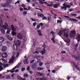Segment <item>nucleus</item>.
I'll list each match as a JSON object with an SVG mask.
<instances>
[{"label": "nucleus", "mask_w": 80, "mask_h": 80, "mask_svg": "<svg viewBox=\"0 0 80 80\" xmlns=\"http://www.w3.org/2000/svg\"><path fill=\"white\" fill-rule=\"evenodd\" d=\"M2 7H8V4L7 3H5L3 5L2 4Z\"/></svg>", "instance_id": "412c9836"}, {"label": "nucleus", "mask_w": 80, "mask_h": 80, "mask_svg": "<svg viewBox=\"0 0 80 80\" xmlns=\"http://www.w3.org/2000/svg\"><path fill=\"white\" fill-rule=\"evenodd\" d=\"M77 40H78V42L80 41V35H79L76 38Z\"/></svg>", "instance_id": "b1692460"}, {"label": "nucleus", "mask_w": 80, "mask_h": 80, "mask_svg": "<svg viewBox=\"0 0 80 80\" xmlns=\"http://www.w3.org/2000/svg\"><path fill=\"white\" fill-rule=\"evenodd\" d=\"M10 76L9 75H8L6 76V79H10Z\"/></svg>", "instance_id": "473e14b6"}, {"label": "nucleus", "mask_w": 80, "mask_h": 80, "mask_svg": "<svg viewBox=\"0 0 80 80\" xmlns=\"http://www.w3.org/2000/svg\"><path fill=\"white\" fill-rule=\"evenodd\" d=\"M30 66H28L27 68V71H29V70H30Z\"/></svg>", "instance_id": "4c0bfd02"}, {"label": "nucleus", "mask_w": 80, "mask_h": 80, "mask_svg": "<svg viewBox=\"0 0 80 80\" xmlns=\"http://www.w3.org/2000/svg\"><path fill=\"white\" fill-rule=\"evenodd\" d=\"M14 59H15V57L14 56H12V58L9 60V63H13V60H14Z\"/></svg>", "instance_id": "f8f14e48"}, {"label": "nucleus", "mask_w": 80, "mask_h": 80, "mask_svg": "<svg viewBox=\"0 0 80 80\" xmlns=\"http://www.w3.org/2000/svg\"><path fill=\"white\" fill-rule=\"evenodd\" d=\"M40 27H41V26H40V25H38L37 26V28L38 29H39V28H40Z\"/></svg>", "instance_id": "603ef678"}, {"label": "nucleus", "mask_w": 80, "mask_h": 80, "mask_svg": "<svg viewBox=\"0 0 80 80\" xmlns=\"http://www.w3.org/2000/svg\"><path fill=\"white\" fill-rule=\"evenodd\" d=\"M64 42H67L68 44H70V42L69 39H67V41L64 40Z\"/></svg>", "instance_id": "393cba45"}, {"label": "nucleus", "mask_w": 80, "mask_h": 80, "mask_svg": "<svg viewBox=\"0 0 80 80\" xmlns=\"http://www.w3.org/2000/svg\"><path fill=\"white\" fill-rule=\"evenodd\" d=\"M76 18H78V19H80V16H79L78 17H77Z\"/></svg>", "instance_id": "774afa93"}, {"label": "nucleus", "mask_w": 80, "mask_h": 80, "mask_svg": "<svg viewBox=\"0 0 80 80\" xmlns=\"http://www.w3.org/2000/svg\"><path fill=\"white\" fill-rule=\"evenodd\" d=\"M24 39L25 41L27 40V36H25L24 38Z\"/></svg>", "instance_id": "09e8293b"}, {"label": "nucleus", "mask_w": 80, "mask_h": 80, "mask_svg": "<svg viewBox=\"0 0 80 80\" xmlns=\"http://www.w3.org/2000/svg\"><path fill=\"white\" fill-rule=\"evenodd\" d=\"M2 58H6L7 57V54L5 52L2 53Z\"/></svg>", "instance_id": "9d476101"}, {"label": "nucleus", "mask_w": 80, "mask_h": 80, "mask_svg": "<svg viewBox=\"0 0 80 80\" xmlns=\"http://www.w3.org/2000/svg\"><path fill=\"white\" fill-rule=\"evenodd\" d=\"M25 70V68H22L21 69V71H22V72H23Z\"/></svg>", "instance_id": "de8ad7c7"}, {"label": "nucleus", "mask_w": 80, "mask_h": 80, "mask_svg": "<svg viewBox=\"0 0 80 80\" xmlns=\"http://www.w3.org/2000/svg\"><path fill=\"white\" fill-rule=\"evenodd\" d=\"M12 1V0H8V2H9V3H11Z\"/></svg>", "instance_id": "680f3d73"}, {"label": "nucleus", "mask_w": 80, "mask_h": 80, "mask_svg": "<svg viewBox=\"0 0 80 80\" xmlns=\"http://www.w3.org/2000/svg\"><path fill=\"white\" fill-rule=\"evenodd\" d=\"M11 70H10V71L8 70L6 72V73H7L8 72H10L11 73H13V72H15V71H14L13 70H12V71H11Z\"/></svg>", "instance_id": "cd10ccee"}, {"label": "nucleus", "mask_w": 80, "mask_h": 80, "mask_svg": "<svg viewBox=\"0 0 80 80\" xmlns=\"http://www.w3.org/2000/svg\"><path fill=\"white\" fill-rule=\"evenodd\" d=\"M16 43L18 46H20L21 44V41L20 40H18L16 41Z\"/></svg>", "instance_id": "ddd939ff"}, {"label": "nucleus", "mask_w": 80, "mask_h": 80, "mask_svg": "<svg viewBox=\"0 0 80 80\" xmlns=\"http://www.w3.org/2000/svg\"><path fill=\"white\" fill-rule=\"evenodd\" d=\"M20 26L21 27H23V24L21 23L20 24Z\"/></svg>", "instance_id": "c03bdc74"}, {"label": "nucleus", "mask_w": 80, "mask_h": 80, "mask_svg": "<svg viewBox=\"0 0 80 80\" xmlns=\"http://www.w3.org/2000/svg\"><path fill=\"white\" fill-rule=\"evenodd\" d=\"M6 50H7V47L6 46H4L2 48V52H5Z\"/></svg>", "instance_id": "6e6552de"}, {"label": "nucleus", "mask_w": 80, "mask_h": 80, "mask_svg": "<svg viewBox=\"0 0 80 80\" xmlns=\"http://www.w3.org/2000/svg\"><path fill=\"white\" fill-rule=\"evenodd\" d=\"M54 38H54V37H53L52 39V41L53 43H55V40H54Z\"/></svg>", "instance_id": "72a5a7b5"}, {"label": "nucleus", "mask_w": 80, "mask_h": 80, "mask_svg": "<svg viewBox=\"0 0 80 80\" xmlns=\"http://www.w3.org/2000/svg\"><path fill=\"white\" fill-rule=\"evenodd\" d=\"M27 12L26 11H24L23 12V14H24V15H26L27 14Z\"/></svg>", "instance_id": "3c124183"}, {"label": "nucleus", "mask_w": 80, "mask_h": 80, "mask_svg": "<svg viewBox=\"0 0 80 80\" xmlns=\"http://www.w3.org/2000/svg\"><path fill=\"white\" fill-rule=\"evenodd\" d=\"M26 2H28V3H30V2H31V1H30V0H26Z\"/></svg>", "instance_id": "052dcab7"}, {"label": "nucleus", "mask_w": 80, "mask_h": 80, "mask_svg": "<svg viewBox=\"0 0 80 80\" xmlns=\"http://www.w3.org/2000/svg\"><path fill=\"white\" fill-rule=\"evenodd\" d=\"M38 17H43V15L42 14L38 15Z\"/></svg>", "instance_id": "c756f323"}, {"label": "nucleus", "mask_w": 80, "mask_h": 80, "mask_svg": "<svg viewBox=\"0 0 80 80\" xmlns=\"http://www.w3.org/2000/svg\"><path fill=\"white\" fill-rule=\"evenodd\" d=\"M10 30H8L6 32V33L7 34H10Z\"/></svg>", "instance_id": "e433bc0d"}, {"label": "nucleus", "mask_w": 80, "mask_h": 80, "mask_svg": "<svg viewBox=\"0 0 80 80\" xmlns=\"http://www.w3.org/2000/svg\"><path fill=\"white\" fill-rule=\"evenodd\" d=\"M47 18L46 17H43L42 18V20H47Z\"/></svg>", "instance_id": "58836bf2"}, {"label": "nucleus", "mask_w": 80, "mask_h": 80, "mask_svg": "<svg viewBox=\"0 0 80 80\" xmlns=\"http://www.w3.org/2000/svg\"><path fill=\"white\" fill-rule=\"evenodd\" d=\"M36 65V64H34L33 65L32 67V68H35Z\"/></svg>", "instance_id": "4d7b16f0"}, {"label": "nucleus", "mask_w": 80, "mask_h": 80, "mask_svg": "<svg viewBox=\"0 0 80 80\" xmlns=\"http://www.w3.org/2000/svg\"><path fill=\"white\" fill-rule=\"evenodd\" d=\"M17 78H18V79L19 80H21V79H22V78H21L19 76H17Z\"/></svg>", "instance_id": "f704fd0d"}, {"label": "nucleus", "mask_w": 80, "mask_h": 80, "mask_svg": "<svg viewBox=\"0 0 80 80\" xmlns=\"http://www.w3.org/2000/svg\"><path fill=\"white\" fill-rule=\"evenodd\" d=\"M6 38L8 40H9L10 41H12L13 40V38H12L10 36L8 35H6Z\"/></svg>", "instance_id": "0eeeda50"}, {"label": "nucleus", "mask_w": 80, "mask_h": 80, "mask_svg": "<svg viewBox=\"0 0 80 80\" xmlns=\"http://www.w3.org/2000/svg\"><path fill=\"white\" fill-rule=\"evenodd\" d=\"M72 21H73V22H78V20H77L76 19L72 18Z\"/></svg>", "instance_id": "c9c22d12"}, {"label": "nucleus", "mask_w": 80, "mask_h": 80, "mask_svg": "<svg viewBox=\"0 0 80 80\" xmlns=\"http://www.w3.org/2000/svg\"><path fill=\"white\" fill-rule=\"evenodd\" d=\"M50 20H51V18L48 17V20L50 21Z\"/></svg>", "instance_id": "69168bd1"}, {"label": "nucleus", "mask_w": 80, "mask_h": 80, "mask_svg": "<svg viewBox=\"0 0 80 80\" xmlns=\"http://www.w3.org/2000/svg\"><path fill=\"white\" fill-rule=\"evenodd\" d=\"M17 44H14L13 45V49L14 50H17Z\"/></svg>", "instance_id": "9b49d317"}, {"label": "nucleus", "mask_w": 80, "mask_h": 80, "mask_svg": "<svg viewBox=\"0 0 80 80\" xmlns=\"http://www.w3.org/2000/svg\"><path fill=\"white\" fill-rule=\"evenodd\" d=\"M37 25V23L36 22H34L33 24V25L34 27H35L36 25Z\"/></svg>", "instance_id": "a18cd8bd"}, {"label": "nucleus", "mask_w": 80, "mask_h": 80, "mask_svg": "<svg viewBox=\"0 0 80 80\" xmlns=\"http://www.w3.org/2000/svg\"><path fill=\"white\" fill-rule=\"evenodd\" d=\"M12 35H13V36H15V35H17V33L15 32L12 31Z\"/></svg>", "instance_id": "a878e982"}, {"label": "nucleus", "mask_w": 80, "mask_h": 80, "mask_svg": "<svg viewBox=\"0 0 80 80\" xmlns=\"http://www.w3.org/2000/svg\"><path fill=\"white\" fill-rule=\"evenodd\" d=\"M77 15L76 14H73L71 15V16H73V17H77Z\"/></svg>", "instance_id": "a19ab883"}, {"label": "nucleus", "mask_w": 80, "mask_h": 80, "mask_svg": "<svg viewBox=\"0 0 80 80\" xmlns=\"http://www.w3.org/2000/svg\"><path fill=\"white\" fill-rule=\"evenodd\" d=\"M19 54H19V53L18 52L17 54V55L16 56L17 58H18V57Z\"/></svg>", "instance_id": "49530a36"}, {"label": "nucleus", "mask_w": 80, "mask_h": 80, "mask_svg": "<svg viewBox=\"0 0 80 80\" xmlns=\"http://www.w3.org/2000/svg\"><path fill=\"white\" fill-rule=\"evenodd\" d=\"M34 61H35V60H34L31 61L30 62V63H33V62H34Z\"/></svg>", "instance_id": "8fccbe9b"}, {"label": "nucleus", "mask_w": 80, "mask_h": 80, "mask_svg": "<svg viewBox=\"0 0 80 80\" xmlns=\"http://www.w3.org/2000/svg\"><path fill=\"white\" fill-rule=\"evenodd\" d=\"M2 28H4L5 30H8V29H9L8 25L7 23H5L4 25H3L2 26Z\"/></svg>", "instance_id": "20e7f679"}, {"label": "nucleus", "mask_w": 80, "mask_h": 80, "mask_svg": "<svg viewBox=\"0 0 80 80\" xmlns=\"http://www.w3.org/2000/svg\"><path fill=\"white\" fill-rule=\"evenodd\" d=\"M37 80H45L44 78H36Z\"/></svg>", "instance_id": "c85d7f7f"}, {"label": "nucleus", "mask_w": 80, "mask_h": 80, "mask_svg": "<svg viewBox=\"0 0 80 80\" xmlns=\"http://www.w3.org/2000/svg\"><path fill=\"white\" fill-rule=\"evenodd\" d=\"M20 63H18L16 67L15 68H13L12 70H11V71H12V70H15L16 68H18L19 67H20Z\"/></svg>", "instance_id": "1a4fd4ad"}, {"label": "nucleus", "mask_w": 80, "mask_h": 80, "mask_svg": "<svg viewBox=\"0 0 80 80\" xmlns=\"http://www.w3.org/2000/svg\"><path fill=\"white\" fill-rule=\"evenodd\" d=\"M8 64H3L0 62V72L3 70V67L4 68H7V67H8Z\"/></svg>", "instance_id": "7ed1b4c3"}, {"label": "nucleus", "mask_w": 80, "mask_h": 80, "mask_svg": "<svg viewBox=\"0 0 80 80\" xmlns=\"http://www.w3.org/2000/svg\"><path fill=\"white\" fill-rule=\"evenodd\" d=\"M23 77H28V75L27 73L24 74L23 75Z\"/></svg>", "instance_id": "2f4dec72"}, {"label": "nucleus", "mask_w": 80, "mask_h": 80, "mask_svg": "<svg viewBox=\"0 0 80 80\" xmlns=\"http://www.w3.org/2000/svg\"><path fill=\"white\" fill-rule=\"evenodd\" d=\"M19 72V70H18V69H17L15 71V72L16 73H17V72Z\"/></svg>", "instance_id": "0e129e2a"}, {"label": "nucleus", "mask_w": 80, "mask_h": 80, "mask_svg": "<svg viewBox=\"0 0 80 80\" xmlns=\"http://www.w3.org/2000/svg\"><path fill=\"white\" fill-rule=\"evenodd\" d=\"M4 42V39L2 37L0 38V43H2Z\"/></svg>", "instance_id": "aec40b11"}, {"label": "nucleus", "mask_w": 80, "mask_h": 80, "mask_svg": "<svg viewBox=\"0 0 80 80\" xmlns=\"http://www.w3.org/2000/svg\"><path fill=\"white\" fill-rule=\"evenodd\" d=\"M37 32H38L39 36H40V37H41L42 35V33H41V31H40V30H38Z\"/></svg>", "instance_id": "4be33fe9"}, {"label": "nucleus", "mask_w": 80, "mask_h": 80, "mask_svg": "<svg viewBox=\"0 0 80 80\" xmlns=\"http://www.w3.org/2000/svg\"><path fill=\"white\" fill-rule=\"evenodd\" d=\"M29 73H30V74H31V75H32V74H33V73L31 71H29Z\"/></svg>", "instance_id": "bf43d9fd"}, {"label": "nucleus", "mask_w": 80, "mask_h": 80, "mask_svg": "<svg viewBox=\"0 0 80 80\" xmlns=\"http://www.w3.org/2000/svg\"><path fill=\"white\" fill-rule=\"evenodd\" d=\"M67 29L63 30L61 31H60L58 34V35H59L61 37V35H63L64 37H65L66 38H68V32H66ZM66 32V33H65Z\"/></svg>", "instance_id": "f03ea898"}, {"label": "nucleus", "mask_w": 80, "mask_h": 80, "mask_svg": "<svg viewBox=\"0 0 80 80\" xmlns=\"http://www.w3.org/2000/svg\"><path fill=\"white\" fill-rule=\"evenodd\" d=\"M31 20H32V22H35V21H36V20H35L34 19L31 18Z\"/></svg>", "instance_id": "13d9d810"}, {"label": "nucleus", "mask_w": 80, "mask_h": 80, "mask_svg": "<svg viewBox=\"0 0 80 80\" xmlns=\"http://www.w3.org/2000/svg\"><path fill=\"white\" fill-rule=\"evenodd\" d=\"M20 11H23V9L22 8H21L20 9Z\"/></svg>", "instance_id": "338daca9"}, {"label": "nucleus", "mask_w": 80, "mask_h": 80, "mask_svg": "<svg viewBox=\"0 0 80 80\" xmlns=\"http://www.w3.org/2000/svg\"><path fill=\"white\" fill-rule=\"evenodd\" d=\"M42 65H43V62H41L39 63V65H40L41 67H42Z\"/></svg>", "instance_id": "37998d69"}, {"label": "nucleus", "mask_w": 80, "mask_h": 80, "mask_svg": "<svg viewBox=\"0 0 80 80\" xmlns=\"http://www.w3.org/2000/svg\"><path fill=\"white\" fill-rule=\"evenodd\" d=\"M52 73H55L56 72L55 70H52Z\"/></svg>", "instance_id": "6e6d98bb"}, {"label": "nucleus", "mask_w": 80, "mask_h": 80, "mask_svg": "<svg viewBox=\"0 0 80 80\" xmlns=\"http://www.w3.org/2000/svg\"><path fill=\"white\" fill-rule=\"evenodd\" d=\"M11 27L12 28V30L13 31H16L17 30V28L15 27L13 25H11Z\"/></svg>", "instance_id": "2eb2a0df"}, {"label": "nucleus", "mask_w": 80, "mask_h": 80, "mask_svg": "<svg viewBox=\"0 0 80 80\" xmlns=\"http://www.w3.org/2000/svg\"><path fill=\"white\" fill-rule=\"evenodd\" d=\"M2 62H3V63H7V60L5 59H3Z\"/></svg>", "instance_id": "79ce46f5"}, {"label": "nucleus", "mask_w": 80, "mask_h": 80, "mask_svg": "<svg viewBox=\"0 0 80 80\" xmlns=\"http://www.w3.org/2000/svg\"><path fill=\"white\" fill-rule=\"evenodd\" d=\"M39 74L40 75V76H41L42 77L43 76V75H44V74L41 73H39Z\"/></svg>", "instance_id": "864d4df0"}, {"label": "nucleus", "mask_w": 80, "mask_h": 80, "mask_svg": "<svg viewBox=\"0 0 80 80\" xmlns=\"http://www.w3.org/2000/svg\"><path fill=\"white\" fill-rule=\"evenodd\" d=\"M73 11V9H69V12H71Z\"/></svg>", "instance_id": "5fc2aeb1"}, {"label": "nucleus", "mask_w": 80, "mask_h": 80, "mask_svg": "<svg viewBox=\"0 0 80 80\" xmlns=\"http://www.w3.org/2000/svg\"><path fill=\"white\" fill-rule=\"evenodd\" d=\"M76 34V32L75 31H72L71 32L70 37L71 38H73L75 36V34Z\"/></svg>", "instance_id": "39448f33"}, {"label": "nucleus", "mask_w": 80, "mask_h": 80, "mask_svg": "<svg viewBox=\"0 0 80 80\" xmlns=\"http://www.w3.org/2000/svg\"><path fill=\"white\" fill-rule=\"evenodd\" d=\"M62 22V21L61 20H58L57 23H61V22Z\"/></svg>", "instance_id": "ea45409f"}, {"label": "nucleus", "mask_w": 80, "mask_h": 80, "mask_svg": "<svg viewBox=\"0 0 80 80\" xmlns=\"http://www.w3.org/2000/svg\"><path fill=\"white\" fill-rule=\"evenodd\" d=\"M39 25H41V27H42V26H43V23H40V24H39Z\"/></svg>", "instance_id": "e2e57ef3"}, {"label": "nucleus", "mask_w": 80, "mask_h": 80, "mask_svg": "<svg viewBox=\"0 0 80 80\" xmlns=\"http://www.w3.org/2000/svg\"><path fill=\"white\" fill-rule=\"evenodd\" d=\"M51 33L53 35V37H55V36H56V33L52 31L51 32Z\"/></svg>", "instance_id": "5701e85b"}, {"label": "nucleus", "mask_w": 80, "mask_h": 80, "mask_svg": "<svg viewBox=\"0 0 80 80\" xmlns=\"http://www.w3.org/2000/svg\"><path fill=\"white\" fill-rule=\"evenodd\" d=\"M0 30L2 33V34H3V35H5V30L2 29H1Z\"/></svg>", "instance_id": "dca6fc26"}, {"label": "nucleus", "mask_w": 80, "mask_h": 80, "mask_svg": "<svg viewBox=\"0 0 80 80\" xmlns=\"http://www.w3.org/2000/svg\"><path fill=\"white\" fill-rule=\"evenodd\" d=\"M28 59H27L25 61V62L24 63L25 64H26V65H28Z\"/></svg>", "instance_id": "7c9ffc66"}, {"label": "nucleus", "mask_w": 80, "mask_h": 80, "mask_svg": "<svg viewBox=\"0 0 80 80\" xmlns=\"http://www.w3.org/2000/svg\"><path fill=\"white\" fill-rule=\"evenodd\" d=\"M3 21H2V18L0 17V27H2L3 25Z\"/></svg>", "instance_id": "4468645a"}, {"label": "nucleus", "mask_w": 80, "mask_h": 80, "mask_svg": "<svg viewBox=\"0 0 80 80\" xmlns=\"http://www.w3.org/2000/svg\"><path fill=\"white\" fill-rule=\"evenodd\" d=\"M52 6H53V8H58V6H59V4H53Z\"/></svg>", "instance_id": "6ab92c4d"}, {"label": "nucleus", "mask_w": 80, "mask_h": 80, "mask_svg": "<svg viewBox=\"0 0 80 80\" xmlns=\"http://www.w3.org/2000/svg\"><path fill=\"white\" fill-rule=\"evenodd\" d=\"M72 57H73L74 58H75L76 60H79V59H80V57H77L75 56H73Z\"/></svg>", "instance_id": "a211bd4d"}, {"label": "nucleus", "mask_w": 80, "mask_h": 80, "mask_svg": "<svg viewBox=\"0 0 80 80\" xmlns=\"http://www.w3.org/2000/svg\"><path fill=\"white\" fill-rule=\"evenodd\" d=\"M23 37L22 35V34L20 33H18V35L17 36V38H18V39H20L21 40H22L23 39Z\"/></svg>", "instance_id": "423d86ee"}, {"label": "nucleus", "mask_w": 80, "mask_h": 80, "mask_svg": "<svg viewBox=\"0 0 80 80\" xmlns=\"http://www.w3.org/2000/svg\"><path fill=\"white\" fill-rule=\"evenodd\" d=\"M63 5L64 6L62 7L61 9L62 10H63V9H64V10H66L67 8H70L72 6H73V2H71L69 4H68L67 2H65L63 4Z\"/></svg>", "instance_id": "f257e3e1"}, {"label": "nucleus", "mask_w": 80, "mask_h": 80, "mask_svg": "<svg viewBox=\"0 0 80 80\" xmlns=\"http://www.w3.org/2000/svg\"><path fill=\"white\" fill-rule=\"evenodd\" d=\"M37 69L39 71L42 70H43V68H41V67H39L37 68Z\"/></svg>", "instance_id": "bb28decb"}, {"label": "nucleus", "mask_w": 80, "mask_h": 80, "mask_svg": "<svg viewBox=\"0 0 80 80\" xmlns=\"http://www.w3.org/2000/svg\"><path fill=\"white\" fill-rule=\"evenodd\" d=\"M47 52V51L45 50V49H43V51H41V53L42 55H43L45 53Z\"/></svg>", "instance_id": "f3484780"}]
</instances>
